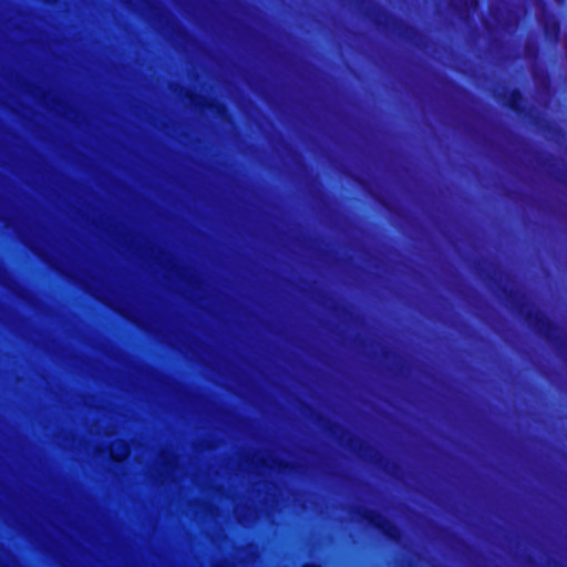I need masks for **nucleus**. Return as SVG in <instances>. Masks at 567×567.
Wrapping results in <instances>:
<instances>
[{"label":"nucleus","instance_id":"nucleus-1","mask_svg":"<svg viewBox=\"0 0 567 567\" xmlns=\"http://www.w3.org/2000/svg\"><path fill=\"white\" fill-rule=\"evenodd\" d=\"M110 454L114 461L121 462L130 455V447L126 442L116 440L110 446Z\"/></svg>","mask_w":567,"mask_h":567},{"label":"nucleus","instance_id":"nucleus-2","mask_svg":"<svg viewBox=\"0 0 567 567\" xmlns=\"http://www.w3.org/2000/svg\"><path fill=\"white\" fill-rule=\"evenodd\" d=\"M303 567H317L315 565H305Z\"/></svg>","mask_w":567,"mask_h":567}]
</instances>
